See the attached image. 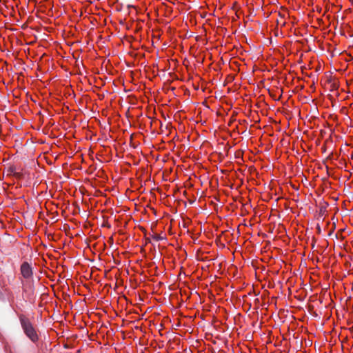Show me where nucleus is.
Masks as SVG:
<instances>
[{"label":"nucleus","instance_id":"1","mask_svg":"<svg viewBox=\"0 0 353 353\" xmlns=\"http://www.w3.org/2000/svg\"><path fill=\"white\" fill-rule=\"evenodd\" d=\"M19 319H20L21 327H22L26 335L33 343L37 342L39 339V336H38V334H37L34 327H33L32 324L30 321V320L24 316H21Z\"/></svg>","mask_w":353,"mask_h":353},{"label":"nucleus","instance_id":"2","mask_svg":"<svg viewBox=\"0 0 353 353\" xmlns=\"http://www.w3.org/2000/svg\"><path fill=\"white\" fill-rule=\"evenodd\" d=\"M21 272L22 276L26 279H29L32 274V268L30 265L25 262L21 266Z\"/></svg>","mask_w":353,"mask_h":353}]
</instances>
